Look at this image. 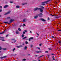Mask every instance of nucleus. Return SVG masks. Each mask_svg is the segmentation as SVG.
Segmentation results:
<instances>
[{
	"label": "nucleus",
	"mask_w": 61,
	"mask_h": 61,
	"mask_svg": "<svg viewBox=\"0 0 61 61\" xmlns=\"http://www.w3.org/2000/svg\"><path fill=\"white\" fill-rule=\"evenodd\" d=\"M14 21V20H12V19H11L10 21V23H8V22H3V23H5V24H11L13 21Z\"/></svg>",
	"instance_id": "f257e3e1"
},
{
	"label": "nucleus",
	"mask_w": 61,
	"mask_h": 61,
	"mask_svg": "<svg viewBox=\"0 0 61 61\" xmlns=\"http://www.w3.org/2000/svg\"><path fill=\"white\" fill-rule=\"evenodd\" d=\"M43 14L42 13H40L39 14H37V15L40 17H43Z\"/></svg>",
	"instance_id": "f03ea898"
},
{
	"label": "nucleus",
	"mask_w": 61,
	"mask_h": 61,
	"mask_svg": "<svg viewBox=\"0 0 61 61\" xmlns=\"http://www.w3.org/2000/svg\"><path fill=\"white\" fill-rule=\"evenodd\" d=\"M47 1H45L44 2H42V5H45V3H46V4H47V3L48 2Z\"/></svg>",
	"instance_id": "7ed1b4c3"
},
{
	"label": "nucleus",
	"mask_w": 61,
	"mask_h": 61,
	"mask_svg": "<svg viewBox=\"0 0 61 61\" xmlns=\"http://www.w3.org/2000/svg\"><path fill=\"white\" fill-rule=\"evenodd\" d=\"M54 18H58L59 17V16H57V15H55V14H54Z\"/></svg>",
	"instance_id": "20e7f679"
},
{
	"label": "nucleus",
	"mask_w": 61,
	"mask_h": 61,
	"mask_svg": "<svg viewBox=\"0 0 61 61\" xmlns=\"http://www.w3.org/2000/svg\"><path fill=\"white\" fill-rule=\"evenodd\" d=\"M10 12H11V11H9L8 12H7L5 14H4L5 15H8V14H9L10 13Z\"/></svg>",
	"instance_id": "39448f33"
},
{
	"label": "nucleus",
	"mask_w": 61,
	"mask_h": 61,
	"mask_svg": "<svg viewBox=\"0 0 61 61\" xmlns=\"http://www.w3.org/2000/svg\"><path fill=\"white\" fill-rule=\"evenodd\" d=\"M6 56H5L3 57H1L0 58V59H3L5 58H6Z\"/></svg>",
	"instance_id": "423d86ee"
},
{
	"label": "nucleus",
	"mask_w": 61,
	"mask_h": 61,
	"mask_svg": "<svg viewBox=\"0 0 61 61\" xmlns=\"http://www.w3.org/2000/svg\"><path fill=\"white\" fill-rule=\"evenodd\" d=\"M39 8H36L34 9V11H36L37 10H39Z\"/></svg>",
	"instance_id": "0eeeda50"
},
{
	"label": "nucleus",
	"mask_w": 61,
	"mask_h": 61,
	"mask_svg": "<svg viewBox=\"0 0 61 61\" xmlns=\"http://www.w3.org/2000/svg\"><path fill=\"white\" fill-rule=\"evenodd\" d=\"M39 10H40V12H42V13L43 12V10L41 9V8H39Z\"/></svg>",
	"instance_id": "6e6552de"
},
{
	"label": "nucleus",
	"mask_w": 61,
	"mask_h": 61,
	"mask_svg": "<svg viewBox=\"0 0 61 61\" xmlns=\"http://www.w3.org/2000/svg\"><path fill=\"white\" fill-rule=\"evenodd\" d=\"M12 40H14L13 41V42L14 43H15V42H16V40H15V39H12Z\"/></svg>",
	"instance_id": "1a4fd4ad"
},
{
	"label": "nucleus",
	"mask_w": 61,
	"mask_h": 61,
	"mask_svg": "<svg viewBox=\"0 0 61 61\" xmlns=\"http://www.w3.org/2000/svg\"><path fill=\"white\" fill-rule=\"evenodd\" d=\"M41 20H42V21H43V22H45L46 21V20H44V19H41Z\"/></svg>",
	"instance_id": "9d476101"
},
{
	"label": "nucleus",
	"mask_w": 61,
	"mask_h": 61,
	"mask_svg": "<svg viewBox=\"0 0 61 61\" xmlns=\"http://www.w3.org/2000/svg\"><path fill=\"white\" fill-rule=\"evenodd\" d=\"M8 7V5H5L4 7V8H7Z\"/></svg>",
	"instance_id": "9b49d317"
},
{
	"label": "nucleus",
	"mask_w": 61,
	"mask_h": 61,
	"mask_svg": "<svg viewBox=\"0 0 61 61\" xmlns=\"http://www.w3.org/2000/svg\"><path fill=\"white\" fill-rule=\"evenodd\" d=\"M27 49V47L26 46H25L24 47V49L25 50H26V49Z\"/></svg>",
	"instance_id": "f8f14e48"
},
{
	"label": "nucleus",
	"mask_w": 61,
	"mask_h": 61,
	"mask_svg": "<svg viewBox=\"0 0 61 61\" xmlns=\"http://www.w3.org/2000/svg\"><path fill=\"white\" fill-rule=\"evenodd\" d=\"M15 33L16 34H19V32L18 31V30H16Z\"/></svg>",
	"instance_id": "ddd939ff"
},
{
	"label": "nucleus",
	"mask_w": 61,
	"mask_h": 61,
	"mask_svg": "<svg viewBox=\"0 0 61 61\" xmlns=\"http://www.w3.org/2000/svg\"><path fill=\"white\" fill-rule=\"evenodd\" d=\"M38 16H34V19H36V18H37L38 17Z\"/></svg>",
	"instance_id": "4468645a"
},
{
	"label": "nucleus",
	"mask_w": 61,
	"mask_h": 61,
	"mask_svg": "<svg viewBox=\"0 0 61 61\" xmlns=\"http://www.w3.org/2000/svg\"><path fill=\"white\" fill-rule=\"evenodd\" d=\"M5 31V30L4 31L2 32V33H0V34H4V33Z\"/></svg>",
	"instance_id": "2eb2a0df"
},
{
	"label": "nucleus",
	"mask_w": 61,
	"mask_h": 61,
	"mask_svg": "<svg viewBox=\"0 0 61 61\" xmlns=\"http://www.w3.org/2000/svg\"><path fill=\"white\" fill-rule=\"evenodd\" d=\"M20 28H18V30H19V31H21V30L20 29Z\"/></svg>",
	"instance_id": "dca6fc26"
},
{
	"label": "nucleus",
	"mask_w": 61,
	"mask_h": 61,
	"mask_svg": "<svg viewBox=\"0 0 61 61\" xmlns=\"http://www.w3.org/2000/svg\"><path fill=\"white\" fill-rule=\"evenodd\" d=\"M20 7V6H16V8H19Z\"/></svg>",
	"instance_id": "f3484780"
},
{
	"label": "nucleus",
	"mask_w": 61,
	"mask_h": 61,
	"mask_svg": "<svg viewBox=\"0 0 61 61\" xmlns=\"http://www.w3.org/2000/svg\"><path fill=\"white\" fill-rule=\"evenodd\" d=\"M44 56V55H42L39 57L38 58V59H39V58H40V57H42V56Z\"/></svg>",
	"instance_id": "a211bd4d"
},
{
	"label": "nucleus",
	"mask_w": 61,
	"mask_h": 61,
	"mask_svg": "<svg viewBox=\"0 0 61 61\" xmlns=\"http://www.w3.org/2000/svg\"><path fill=\"white\" fill-rule=\"evenodd\" d=\"M24 36H25V35L24 34H22L21 35L22 37H24Z\"/></svg>",
	"instance_id": "6ab92c4d"
},
{
	"label": "nucleus",
	"mask_w": 61,
	"mask_h": 61,
	"mask_svg": "<svg viewBox=\"0 0 61 61\" xmlns=\"http://www.w3.org/2000/svg\"><path fill=\"white\" fill-rule=\"evenodd\" d=\"M27 38V37H25L22 39H25V38Z\"/></svg>",
	"instance_id": "aec40b11"
},
{
	"label": "nucleus",
	"mask_w": 61,
	"mask_h": 61,
	"mask_svg": "<svg viewBox=\"0 0 61 61\" xmlns=\"http://www.w3.org/2000/svg\"><path fill=\"white\" fill-rule=\"evenodd\" d=\"M0 40H1L3 41H5V40L4 39H0Z\"/></svg>",
	"instance_id": "412c9836"
},
{
	"label": "nucleus",
	"mask_w": 61,
	"mask_h": 61,
	"mask_svg": "<svg viewBox=\"0 0 61 61\" xmlns=\"http://www.w3.org/2000/svg\"><path fill=\"white\" fill-rule=\"evenodd\" d=\"M30 39L31 40H32V39H34V38H33V37H32L30 38Z\"/></svg>",
	"instance_id": "4be33fe9"
},
{
	"label": "nucleus",
	"mask_w": 61,
	"mask_h": 61,
	"mask_svg": "<svg viewBox=\"0 0 61 61\" xmlns=\"http://www.w3.org/2000/svg\"><path fill=\"white\" fill-rule=\"evenodd\" d=\"M15 48H14L13 49V52H14L15 51Z\"/></svg>",
	"instance_id": "5701e85b"
},
{
	"label": "nucleus",
	"mask_w": 61,
	"mask_h": 61,
	"mask_svg": "<svg viewBox=\"0 0 61 61\" xmlns=\"http://www.w3.org/2000/svg\"><path fill=\"white\" fill-rule=\"evenodd\" d=\"M2 49H3L4 50H6V48H2Z\"/></svg>",
	"instance_id": "b1692460"
},
{
	"label": "nucleus",
	"mask_w": 61,
	"mask_h": 61,
	"mask_svg": "<svg viewBox=\"0 0 61 61\" xmlns=\"http://www.w3.org/2000/svg\"><path fill=\"white\" fill-rule=\"evenodd\" d=\"M10 17H8L7 18V19H10Z\"/></svg>",
	"instance_id": "393cba45"
},
{
	"label": "nucleus",
	"mask_w": 61,
	"mask_h": 61,
	"mask_svg": "<svg viewBox=\"0 0 61 61\" xmlns=\"http://www.w3.org/2000/svg\"><path fill=\"white\" fill-rule=\"evenodd\" d=\"M26 3H22V5H26Z\"/></svg>",
	"instance_id": "a878e982"
},
{
	"label": "nucleus",
	"mask_w": 61,
	"mask_h": 61,
	"mask_svg": "<svg viewBox=\"0 0 61 61\" xmlns=\"http://www.w3.org/2000/svg\"><path fill=\"white\" fill-rule=\"evenodd\" d=\"M36 53H39V51H36Z\"/></svg>",
	"instance_id": "bb28decb"
},
{
	"label": "nucleus",
	"mask_w": 61,
	"mask_h": 61,
	"mask_svg": "<svg viewBox=\"0 0 61 61\" xmlns=\"http://www.w3.org/2000/svg\"><path fill=\"white\" fill-rule=\"evenodd\" d=\"M26 60V59H23V61H25Z\"/></svg>",
	"instance_id": "cd10ccee"
},
{
	"label": "nucleus",
	"mask_w": 61,
	"mask_h": 61,
	"mask_svg": "<svg viewBox=\"0 0 61 61\" xmlns=\"http://www.w3.org/2000/svg\"><path fill=\"white\" fill-rule=\"evenodd\" d=\"M45 52L47 53H48L49 52H48V51H45Z\"/></svg>",
	"instance_id": "c85d7f7f"
},
{
	"label": "nucleus",
	"mask_w": 61,
	"mask_h": 61,
	"mask_svg": "<svg viewBox=\"0 0 61 61\" xmlns=\"http://www.w3.org/2000/svg\"><path fill=\"white\" fill-rule=\"evenodd\" d=\"M0 38L1 39L2 38V39H4L5 38L4 37H0Z\"/></svg>",
	"instance_id": "c756f323"
},
{
	"label": "nucleus",
	"mask_w": 61,
	"mask_h": 61,
	"mask_svg": "<svg viewBox=\"0 0 61 61\" xmlns=\"http://www.w3.org/2000/svg\"><path fill=\"white\" fill-rule=\"evenodd\" d=\"M25 44H28V42L26 41L25 42Z\"/></svg>",
	"instance_id": "7c9ffc66"
},
{
	"label": "nucleus",
	"mask_w": 61,
	"mask_h": 61,
	"mask_svg": "<svg viewBox=\"0 0 61 61\" xmlns=\"http://www.w3.org/2000/svg\"><path fill=\"white\" fill-rule=\"evenodd\" d=\"M25 19H24L23 20V21L24 22H25Z\"/></svg>",
	"instance_id": "2f4dec72"
},
{
	"label": "nucleus",
	"mask_w": 61,
	"mask_h": 61,
	"mask_svg": "<svg viewBox=\"0 0 61 61\" xmlns=\"http://www.w3.org/2000/svg\"><path fill=\"white\" fill-rule=\"evenodd\" d=\"M48 49L50 50H51V48H48Z\"/></svg>",
	"instance_id": "473e14b6"
},
{
	"label": "nucleus",
	"mask_w": 61,
	"mask_h": 61,
	"mask_svg": "<svg viewBox=\"0 0 61 61\" xmlns=\"http://www.w3.org/2000/svg\"><path fill=\"white\" fill-rule=\"evenodd\" d=\"M2 11V9H1L0 10V12H1Z\"/></svg>",
	"instance_id": "72a5a7b5"
},
{
	"label": "nucleus",
	"mask_w": 61,
	"mask_h": 61,
	"mask_svg": "<svg viewBox=\"0 0 61 61\" xmlns=\"http://www.w3.org/2000/svg\"><path fill=\"white\" fill-rule=\"evenodd\" d=\"M58 43H59V44H61V41H59L58 42Z\"/></svg>",
	"instance_id": "f704fd0d"
},
{
	"label": "nucleus",
	"mask_w": 61,
	"mask_h": 61,
	"mask_svg": "<svg viewBox=\"0 0 61 61\" xmlns=\"http://www.w3.org/2000/svg\"><path fill=\"white\" fill-rule=\"evenodd\" d=\"M30 47H33V45H30Z\"/></svg>",
	"instance_id": "c9c22d12"
},
{
	"label": "nucleus",
	"mask_w": 61,
	"mask_h": 61,
	"mask_svg": "<svg viewBox=\"0 0 61 61\" xmlns=\"http://www.w3.org/2000/svg\"><path fill=\"white\" fill-rule=\"evenodd\" d=\"M41 7H42V9H44V7L43 6H41Z\"/></svg>",
	"instance_id": "e433bc0d"
},
{
	"label": "nucleus",
	"mask_w": 61,
	"mask_h": 61,
	"mask_svg": "<svg viewBox=\"0 0 61 61\" xmlns=\"http://www.w3.org/2000/svg\"><path fill=\"white\" fill-rule=\"evenodd\" d=\"M17 48H20V46H17Z\"/></svg>",
	"instance_id": "4c0bfd02"
},
{
	"label": "nucleus",
	"mask_w": 61,
	"mask_h": 61,
	"mask_svg": "<svg viewBox=\"0 0 61 61\" xmlns=\"http://www.w3.org/2000/svg\"><path fill=\"white\" fill-rule=\"evenodd\" d=\"M23 34H25V31L23 32Z\"/></svg>",
	"instance_id": "58836bf2"
},
{
	"label": "nucleus",
	"mask_w": 61,
	"mask_h": 61,
	"mask_svg": "<svg viewBox=\"0 0 61 61\" xmlns=\"http://www.w3.org/2000/svg\"><path fill=\"white\" fill-rule=\"evenodd\" d=\"M50 15H51V16H54V15H52L51 14H50Z\"/></svg>",
	"instance_id": "ea45409f"
},
{
	"label": "nucleus",
	"mask_w": 61,
	"mask_h": 61,
	"mask_svg": "<svg viewBox=\"0 0 61 61\" xmlns=\"http://www.w3.org/2000/svg\"><path fill=\"white\" fill-rule=\"evenodd\" d=\"M0 8H1V9H2V6H0Z\"/></svg>",
	"instance_id": "a19ab883"
},
{
	"label": "nucleus",
	"mask_w": 61,
	"mask_h": 61,
	"mask_svg": "<svg viewBox=\"0 0 61 61\" xmlns=\"http://www.w3.org/2000/svg\"><path fill=\"white\" fill-rule=\"evenodd\" d=\"M48 20H50V19L49 17H48Z\"/></svg>",
	"instance_id": "79ce46f5"
},
{
	"label": "nucleus",
	"mask_w": 61,
	"mask_h": 61,
	"mask_svg": "<svg viewBox=\"0 0 61 61\" xmlns=\"http://www.w3.org/2000/svg\"><path fill=\"white\" fill-rule=\"evenodd\" d=\"M41 45H42V44H40L39 45V46H41Z\"/></svg>",
	"instance_id": "37998d69"
},
{
	"label": "nucleus",
	"mask_w": 61,
	"mask_h": 61,
	"mask_svg": "<svg viewBox=\"0 0 61 61\" xmlns=\"http://www.w3.org/2000/svg\"><path fill=\"white\" fill-rule=\"evenodd\" d=\"M51 0H48L47 1L48 2H49V1H51Z\"/></svg>",
	"instance_id": "c03bdc74"
},
{
	"label": "nucleus",
	"mask_w": 61,
	"mask_h": 61,
	"mask_svg": "<svg viewBox=\"0 0 61 61\" xmlns=\"http://www.w3.org/2000/svg\"><path fill=\"white\" fill-rule=\"evenodd\" d=\"M29 41H31V39H30H30H29Z\"/></svg>",
	"instance_id": "a18cd8bd"
},
{
	"label": "nucleus",
	"mask_w": 61,
	"mask_h": 61,
	"mask_svg": "<svg viewBox=\"0 0 61 61\" xmlns=\"http://www.w3.org/2000/svg\"><path fill=\"white\" fill-rule=\"evenodd\" d=\"M58 31H61V30H58Z\"/></svg>",
	"instance_id": "49530a36"
},
{
	"label": "nucleus",
	"mask_w": 61,
	"mask_h": 61,
	"mask_svg": "<svg viewBox=\"0 0 61 61\" xmlns=\"http://www.w3.org/2000/svg\"><path fill=\"white\" fill-rule=\"evenodd\" d=\"M10 3H13V1H10Z\"/></svg>",
	"instance_id": "de8ad7c7"
},
{
	"label": "nucleus",
	"mask_w": 61,
	"mask_h": 61,
	"mask_svg": "<svg viewBox=\"0 0 61 61\" xmlns=\"http://www.w3.org/2000/svg\"><path fill=\"white\" fill-rule=\"evenodd\" d=\"M1 49H2V48H1V47L0 46V50H1Z\"/></svg>",
	"instance_id": "09e8293b"
},
{
	"label": "nucleus",
	"mask_w": 61,
	"mask_h": 61,
	"mask_svg": "<svg viewBox=\"0 0 61 61\" xmlns=\"http://www.w3.org/2000/svg\"><path fill=\"white\" fill-rule=\"evenodd\" d=\"M36 34L38 36H39V34H38V33H36Z\"/></svg>",
	"instance_id": "8fccbe9b"
},
{
	"label": "nucleus",
	"mask_w": 61,
	"mask_h": 61,
	"mask_svg": "<svg viewBox=\"0 0 61 61\" xmlns=\"http://www.w3.org/2000/svg\"><path fill=\"white\" fill-rule=\"evenodd\" d=\"M48 58H50L49 56H50L49 55H48Z\"/></svg>",
	"instance_id": "3c124183"
},
{
	"label": "nucleus",
	"mask_w": 61,
	"mask_h": 61,
	"mask_svg": "<svg viewBox=\"0 0 61 61\" xmlns=\"http://www.w3.org/2000/svg\"><path fill=\"white\" fill-rule=\"evenodd\" d=\"M8 36V35H6V37H7Z\"/></svg>",
	"instance_id": "603ef678"
},
{
	"label": "nucleus",
	"mask_w": 61,
	"mask_h": 61,
	"mask_svg": "<svg viewBox=\"0 0 61 61\" xmlns=\"http://www.w3.org/2000/svg\"><path fill=\"white\" fill-rule=\"evenodd\" d=\"M35 56H36V57H37L38 56L37 55H36Z\"/></svg>",
	"instance_id": "864d4df0"
},
{
	"label": "nucleus",
	"mask_w": 61,
	"mask_h": 61,
	"mask_svg": "<svg viewBox=\"0 0 61 61\" xmlns=\"http://www.w3.org/2000/svg\"><path fill=\"white\" fill-rule=\"evenodd\" d=\"M38 48V49H39V50H40V48Z\"/></svg>",
	"instance_id": "5fc2aeb1"
},
{
	"label": "nucleus",
	"mask_w": 61,
	"mask_h": 61,
	"mask_svg": "<svg viewBox=\"0 0 61 61\" xmlns=\"http://www.w3.org/2000/svg\"><path fill=\"white\" fill-rule=\"evenodd\" d=\"M24 31L25 32H27V30H24Z\"/></svg>",
	"instance_id": "6e6d98bb"
},
{
	"label": "nucleus",
	"mask_w": 61,
	"mask_h": 61,
	"mask_svg": "<svg viewBox=\"0 0 61 61\" xmlns=\"http://www.w3.org/2000/svg\"><path fill=\"white\" fill-rule=\"evenodd\" d=\"M20 47H22L23 46L22 45H20Z\"/></svg>",
	"instance_id": "4d7b16f0"
},
{
	"label": "nucleus",
	"mask_w": 61,
	"mask_h": 61,
	"mask_svg": "<svg viewBox=\"0 0 61 61\" xmlns=\"http://www.w3.org/2000/svg\"><path fill=\"white\" fill-rule=\"evenodd\" d=\"M53 58V60H54V56H52V57Z\"/></svg>",
	"instance_id": "13d9d810"
},
{
	"label": "nucleus",
	"mask_w": 61,
	"mask_h": 61,
	"mask_svg": "<svg viewBox=\"0 0 61 61\" xmlns=\"http://www.w3.org/2000/svg\"><path fill=\"white\" fill-rule=\"evenodd\" d=\"M52 38H54V36H52Z\"/></svg>",
	"instance_id": "bf43d9fd"
},
{
	"label": "nucleus",
	"mask_w": 61,
	"mask_h": 61,
	"mask_svg": "<svg viewBox=\"0 0 61 61\" xmlns=\"http://www.w3.org/2000/svg\"><path fill=\"white\" fill-rule=\"evenodd\" d=\"M23 25L24 26H25V24H24Z\"/></svg>",
	"instance_id": "052dcab7"
},
{
	"label": "nucleus",
	"mask_w": 61,
	"mask_h": 61,
	"mask_svg": "<svg viewBox=\"0 0 61 61\" xmlns=\"http://www.w3.org/2000/svg\"><path fill=\"white\" fill-rule=\"evenodd\" d=\"M51 55H52V56H54V54H51Z\"/></svg>",
	"instance_id": "680f3d73"
},
{
	"label": "nucleus",
	"mask_w": 61,
	"mask_h": 61,
	"mask_svg": "<svg viewBox=\"0 0 61 61\" xmlns=\"http://www.w3.org/2000/svg\"><path fill=\"white\" fill-rule=\"evenodd\" d=\"M41 52V51H39V53H40V52Z\"/></svg>",
	"instance_id": "e2e57ef3"
},
{
	"label": "nucleus",
	"mask_w": 61,
	"mask_h": 61,
	"mask_svg": "<svg viewBox=\"0 0 61 61\" xmlns=\"http://www.w3.org/2000/svg\"><path fill=\"white\" fill-rule=\"evenodd\" d=\"M30 31V33H32V31Z\"/></svg>",
	"instance_id": "0e129e2a"
},
{
	"label": "nucleus",
	"mask_w": 61,
	"mask_h": 61,
	"mask_svg": "<svg viewBox=\"0 0 61 61\" xmlns=\"http://www.w3.org/2000/svg\"><path fill=\"white\" fill-rule=\"evenodd\" d=\"M10 56H15V55H10Z\"/></svg>",
	"instance_id": "69168bd1"
},
{
	"label": "nucleus",
	"mask_w": 61,
	"mask_h": 61,
	"mask_svg": "<svg viewBox=\"0 0 61 61\" xmlns=\"http://www.w3.org/2000/svg\"><path fill=\"white\" fill-rule=\"evenodd\" d=\"M54 60H55V59L54 58Z\"/></svg>",
	"instance_id": "338daca9"
},
{
	"label": "nucleus",
	"mask_w": 61,
	"mask_h": 61,
	"mask_svg": "<svg viewBox=\"0 0 61 61\" xmlns=\"http://www.w3.org/2000/svg\"><path fill=\"white\" fill-rule=\"evenodd\" d=\"M30 54H28V56H30Z\"/></svg>",
	"instance_id": "774afa93"
}]
</instances>
